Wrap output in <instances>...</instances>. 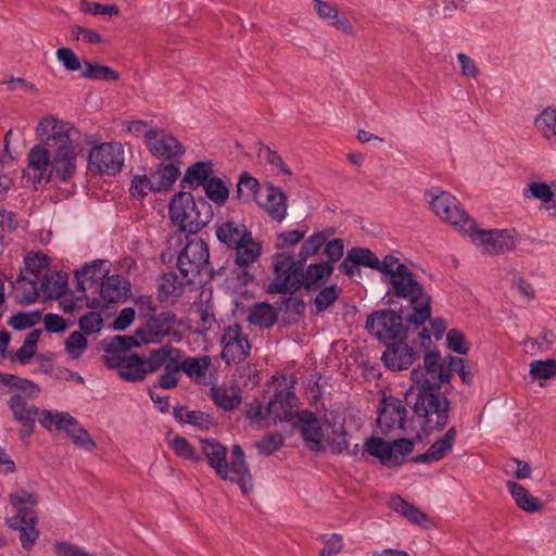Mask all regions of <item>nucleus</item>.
Masks as SVG:
<instances>
[{
    "label": "nucleus",
    "instance_id": "63",
    "mask_svg": "<svg viewBox=\"0 0 556 556\" xmlns=\"http://www.w3.org/2000/svg\"><path fill=\"white\" fill-rule=\"evenodd\" d=\"M55 55L58 61L70 72L84 68V63L80 62L77 54L71 48H59Z\"/></svg>",
    "mask_w": 556,
    "mask_h": 556
},
{
    "label": "nucleus",
    "instance_id": "30",
    "mask_svg": "<svg viewBox=\"0 0 556 556\" xmlns=\"http://www.w3.org/2000/svg\"><path fill=\"white\" fill-rule=\"evenodd\" d=\"M252 232L242 223L227 220L216 225L217 239L230 249L237 248L250 239Z\"/></svg>",
    "mask_w": 556,
    "mask_h": 556
},
{
    "label": "nucleus",
    "instance_id": "34",
    "mask_svg": "<svg viewBox=\"0 0 556 556\" xmlns=\"http://www.w3.org/2000/svg\"><path fill=\"white\" fill-rule=\"evenodd\" d=\"M29 399L30 397H26L23 394L16 393L12 395L8 402L9 408L12 412L14 419L18 422H22L24 427L29 426L27 433L31 432L35 418L39 414L38 407L28 405Z\"/></svg>",
    "mask_w": 556,
    "mask_h": 556
},
{
    "label": "nucleus",
    "instance_id": "44",
    "mask_svg": "<svg viewBox=\"0 0 556 556\" xmlns=\"http://www.w3.org/2000/svg\"><path fill=\"white\" fill-rule=\"evenodd\" d=\"M156 190L162 192L168 190L180 175V168L174 163L160 164L151 174Z\"/></svg>",
    "mask_w": 556,
    "mask_h": 556
},
{
    "label": "nucleus",
    "instance_id": "54",
    "mask_svg": "<svg viewBox=\"0 0 556 556\" xmlns=\"http://www.w3.org/2000/svg\"><path fill=\"white\" fill-rule=\"evenodd\" d=\"M42 318L41 311L18 312L10 317L8 325L15 330H25L37 325Z\"/></svg>",
    "mask_w": 556,
    "mask_h": 556
},
{
    "label": "nucleus",
    "instance_id": "60",
    "mask_svg": "<svg viewBox=\"0 0 556 556\" xmlns=\"http://www.w3.org/2000/svg\"><path fill=\"white\" fill-rule=\"evenodd\" d=\"M78 325L85 334H96L103 328V318L98 312H88L78 319Z\"/></svg>",
    "mask_w": 556,
    "mask_h": 556
},
{
    "label": "nucleus",
    "instance_id": "39",
    "mask_svg": "<svg viewBox=\"0 0 556 556\" xmlns=\"http://www.w3.org/2000/svg\"><path fill=\"white\" fill-rule=\"evenodd\" d=\"M236 251L235 263L240 268H248L255 263L262 254L263 245L251 236L244 243L233 249Z\"/></svg>",
    "mask_w": 556,
    "mask_h": 556
},
{
    "label": "nucleus",
    "instance_id": "42",
    "mask_svg": "<svg viewBox=\"0 0 556 556\" xmlns=\"http://www.w3.org/2000/svg\"><path fill=\"white\" fill-rule=\"evenodd\" d=\"M534 127L549 142L556 143V108H545L535 117Z\"/></svg>",
    "mask_w": 556,
    "mask_h": 556
},
{
    "label": "nucleus",
    "instance_id": "57",
    "mask_svg": "<svg viewBox=\"0 0 556 556\" xmlns=\"http://www.w3.org/2000/svg\"><path fill=\"white\" fill-rule=\"evenodd\" d=\"M86 336L83 331H74L67 337L64 345L71 358L77 359L85 353L88 345Z\"/></svg>",
    "mask_w": 556,
    "mask_h": 556
},
{
    "label": "nucleus",
    "instance_id": "2",
    "mask_svg": "<svg viewBox=\"0 0 556 556\" xmlns=\"http://www.w3.org/2000/svg\"><path fill=\"white\" fill-rule=\"evenodd\" d=\"M36 135L52 151L51 180L68 181L76 173L79 130L71 123L53 116L40 119Z\"/></svg>",
    "mask_w": 556,
    "mask_h": 556
},
{
    "label": "nucleus",
    "instance_id": "52",
    "mask_svg": "<svg viewBox=\"0 0 556 556\" xmlns=\"http://www.w3.org/2000/svg\"><path fill=\"white\" fill-rule=\"evenodd\" d=\"M50 258L42 252H29L24 257V274L31 275L33 278L38 279L41 271L49 266Z\"/></svg>",
    "mask_w": 556,
    "mask_h": 556
},
{
    "label": "nucleus",
    "instance_id": "64",
    "mask_svg": "<svg viewBox=\"0 0 556 556\" xmlns=\"http://www.w3.org/2000/svg\"><path fill=\"white\" fill-rule=\"evenodd\" d=\"M53 551L56 556H93L80 546L65 541H55Z\"/></svg>",
    "mask_w": 556,
    "mask_h": 556
},
{
    "label": "nucleus",
    "instance_id": "8",
    "mask_svg": "<svg viewBox=\"0 0 556 556\" xmlns=\"http://www.w3.org/2000/svg\"><path fill=\"white\" fill-rule=\"evenodd\" d=\"M208 244L203 239L189 240L177 256V268L186 282L193 283L195 278L208 269Z\"/></svg>",
    "mask_w": 556,
    "mask_h": 556
},
{
    "label": "nucleus",
    "instance_id": "22",
    "mask_svg": "<svg viewBox=\"0 0 556 556\" xmlns=\"http://www.w3.org/2000/svg\"><path fill=\"white\" fill-rule=\"evenodd\" d=\"M416 357L413 348L400 341L388 344L381 359L387 368L400 371L409 367Z\"/></svg>",
    "mask_w": 556,
    "mask_h": 556
},
{
    "label": "nucleus",
    "instance_id": "5",
    "mask_svg": "<svg viewBox=\"0 0 556 556\" xmlns=\"http://www.w3.org/2000/svg\"><path fill=\"white\" fill-rule=\"evenodd\" d=\"M425 198L433 213L443 222L454 226L463 233L473 229V219L450 192L440 187H432L426 190Z\"/></svg>",
    "mask_w": 556,
    "mask_h": 556
},
{
    "label": "nucleus",
    "instance_id": "1",
    "mask_svg": "<svg viewBox=\"0 0 556 556\" xmlns=\"http://www.w3.org/2000/svg\"><path fill=\"white\" fill-rule=\"evenodd\" d=\"M441 353L438 350L428 351L424 357V366H417L410 371L412 380L417 386V393L413 403L414 413L426 418L431 424V417L435 416V429L442 430L448 420L450 401L441 392V384L448 382L452 375L444 372L440 364ZM415 395L413 388L406 394V402Z\"/></svg>",
    "mask_w": 556,
    "mask_h": 556
},
{
    "label": "nucleus",
    "instance_id": "29",
    "mask_svg": "<svg viewBox=\"0 0 556 556\" xmlns=\"http://www.w3.org/2000/svg\"><path fill=\"white\" fill-rule=\"evenodd\" d=\"M130 293V285L121 275H106L100 283V295L105 303L126 301Z\"/></svg>",
    "mask_w": 556,
    "mask_h": 556
},
{
    "label": "nucleus",
    "instance_id": "25",
    "mask_svg": "<svg viewBox=\"0 0 556 556\" xmlns=\"http://www.w3.org/2000/svg\"><path fill=\"white\" fill-rule=\"evenodd\" d=\"M201 450L207 459V464L223 480L228 479L227 448L216 439H201Z\"/></svg>",
    "mask_w": 556,
    "mask_h": 556
},
{
    "label": "nucleus",
    "instance_id": "23",
    "mask_svg": "<svg viewBox=\"0 0 556 556\" xmlns=\"http://www.w3.org/2000/svg\"><path fill=\"white\" fill-rule=\"evenodd\" d=\"M37 280L38 279L26 276L24 270L20 271L15 280L8 276L5 279V281L10 283V294L20 305H30L38 300Z\"/></svg>",
    "mask_w": 556,
    "mask_h": 556
},
{
    "label": "nucleus",
    "instance_id": "13",
    "mask_svg": "<svg viewBox=\"0 0 556 556\" xmlns=\"http://www.w3.org/2000/svg\"><path fill=\"white\" fill-rule=\"evenodd\" d=\"M313 254L302 244L301 250L298 254V260L293 255H287L285 253H277L274 258V271L276 277L270 281L268 286V292L285 294L288 291V282L292 275L296 271H301L305 266V263Z\"/></svg>",
    "mask_w": 556,
    "mask_h": 556
},
{
    "label": "nucleus",
    "instance_id": "50",
    "mask_svg": "<svg viewBox=\"0 0 556 556\" xmlns=\"http://www.w3.org/2000/svg\"><path fill=\"white\" fill-rule=\"evenodd\" d=\"M260 190L258 180L251 176L248 172H243L239 176L237 184V199L242 203H248L254 199Z\"/></svg>",
    "mask_w": 556,
    "mask_h": 556
},
{
    "label": "nucleus",
    "instance_id": "58",
    "mask_svg": "<svg viewBox=\"0 0 556 556\" xmlns=\"http://www.w3.org/2000/svg\"><path fill=\"white\" fill-rule=\"evenodd\" d=\"M340 290L337 285L321 289L314 299L316 313L319 314L330 307L339 298Z\"/></svg>",
    "mask_w": 556,
    "mask_h": 556
},
{
    "label": "nucleus",
    "instance_id": "27",
    "mask_svg": "<svg viewBox=\"0 0 556 556\" xmlns=\"http://www.w3.org/2000/svg\"><path fill=\"white\" fill-rule=\"evenodd\" d=\"M210 397L217 408L226 413L236 410L242 403L241 389L235 384H213Z\"/></svg>",
    "mask_w": 556,
    "mask_h": 556
},
{
    "label": "nucleus",
    "instance_id": "43",
    "mask_svg": "<svg viewBox=\"0 0 556 556\" xmlns=\"http://www.w3.org/2000/svg\"><path fill=\"white\" fill-rule=\"evenodd\" d=\"M248 319L261 328H271L278 319V313L270 304L261 302L253 306Z\"/></svg>",
    "mask_w": 556,
    "mask_h": 556
},
{
    "label": "nucleus",
    "instance_id": "7",
    "mask_svg": "<svg viewBox=\"0 0 556 556\" xmlns=\"http://www.w3.org/2000/svg\"><path fill=\"white\" fill-rule=\"evenodd\" d=\"M415 442L412 439L401 438L393 442L384 441L378 437H370L364 443V451L379 459L384 467H400L406 457L414 451Z\"/></svg>",
    "mask_w": 556,
    "mask_h": 556
},
{
    "label": "nucleus",
    "instance_id": "11",
    "mask_svg": "<svg viewBox=\"0 0 556 556\" xmlns=\"http://www.w3.org/2000/svg\"><path fill=\"white\" fill-rule=\"evenodd\" d=\"M124 165V148L119 142L100 143L88 155V169L96 175H115Z\"/></svg>",
    "mask_w": 556,
    "mask_h": 556
},
{
    "label": "nucleus",
    "instance_id": "12",
    "mask_svg": "<svg viewBox=\"0 0 556 556\" xmlns=\"http://www.w3.org/2000/svg\"><path fill=\"white\" fill-rule=\"evenodd\" d=\"M150 353L140 355L129 353L124 355H104V364L109 369H116L118 377L129 382L143 381L147 375L152 374L149 369Z\"/></svg>",
    "mask_w": 556,
    "mask_h": 556
},
{
    "label": "nucleus",
    "instance_id": "28",
    "mask_svg": "<svg viewBox=\"0 0 556 556\" xmlns=\"http://www.w3.org/2000/svg\"><path fill=\"white\" fill-rule=\"evenodd\" d=\"M456 437V428H450L445 434L435 440L425 453L413 457L412 460L417 464H430L441 460L452 451Z\"/></svg>",
    "mask_w": 556,
    "mask_h": 556
},
{
    "label": "nucleus",
    "instance_id": "45",
    "mask_svg": "<svg viewBox=\"0 0 556 556\" xmlns=\"http://www.w3.org/2000/svg\"><path fill=\"white\" fill-rule=\"evenodd\" d=\"M68 277L65 273L56 271L51 277H46L41 281L43 294L50 299H60L67 292Z\"/></svg>",
    "mask_w": 556,
    "mask_h": 556
},
{
    "label": "nucleus",
    "instance_id": "26",
    "mask_svg": "<svg viewBox=\"0 0 556 556\" xmlns=\"http://www.w3.org/2000/svg\"><path fill=\"white\" fill-rule=\"evenodd\" d=\"M299 428L309 450L319 451L324 438L323 429L317 416L309 410L295 413Z\"/></svg>",
    "mask_w": 556,
    "mask_h": 556
},
{
    "label": "nucleus",
    "instance_id": "10",
    "mask_svg": "<svg viewBox=\"0 0 556 556\" xmlns=\"http://www.w3.org/2000/svg\"><path fill=\"white\" fill-rule=\"evenodd\" d=\"M471 241L481 247L484 253L496 255L515 249L518 242V233L515 229H479L473 220V229L465 231Z\"/></svg>",
    "mask_w": 556,
    "mask_h": 556
},
{
    "label": "nucleus",
    "instance_id": "40",
    "mask_svg": "<svg viewBox=\"0 0 556 556\" xmlns=\"http://www.w3.org/2000/svg\"><path fill=\"white\" fill-rule=\"evenodd\" d=\"M389 507L415 525H422V522L428 520L425 513L400 495L391 496Z\"/></svg>",
    "mask_w": 556,
    "mask_h": 556
},
{
    "label": "nucleus",
    "instance_id": "3",
    "mask_svg": "<svg viewBox=\"0 0 556 556\" xmlns=\"http://www.w3.org/2000/svg\"><path fill=\"white\" fill-rule=\"evenodd\" d=\"M382 280L389 285L384 296L388 305L396 303L393 298L404 299L408 302L407 307L412 311L405 318L408 325L418 328L431 318L432 298L416 279L414 273L396 256L382 276Z\"/></svg>",
    "mask_w": 556,
    "mask_h": 556
},
{
    "label": "nucleus",
    "instance_id": "16",
    "mask_svg": "<svg viewBox=\"0 0 556 556\" xmlns=\"http://www.w3.org/2000/svg\"><path fill=\"white\" fill-rule=\"evenodd\" d=\"M406 408L402 401L395 396H384L378 409L377 426L384 435L394 429L404 430L406 422Z\"/></svg>",
    "mask_w": 556,
    "mask_h": 556
},
{
    "label": "nucleus",
    "instance_id": "61",
    "mask_svg": "<svg viewBox=\"0 0 556 556\" xmlns=\"http://www.w3.org/2000/svg\"><path fill=\"white\" fill-rule=\"evenodd\" d=\"M71 415L65 412H55L52 413L51 410H40L38 414V421L39 424L46 428L51 429V427L54 425L56 429L62 430L64 425L66 424L68 417Z\"/></svg>",
    "mask_w": 556,
    "mask_h": 556
},
{
    "label": "nucleus",
    "instance_id": "33",
    "mask_svg": "<svg viewBox=\"0 0 556 556\" xmlns=\"http://www.w3.org/2000/svg\"><path fill=\"white\" fill-rule=\"evenodd\" d=\"M266 202L260 203L268 215L276 222H282L287 216V195L281 188L267 184Z\"/></svg>",
    "mask_w": 556,
    "mask_h": 556
},
{
    "label": "nucleus",
    "instance_id": "49",
    "mask_svg": "<svg viewBox=\"0 0 556 556\" xmlns=\"http://www.w3.org/2000/svg\"><path fill=\"white\" fill-rule=\"evenodd\" d=\"M41 336L40 329H34L26 337L20 349L16 350L11 357L12 361H17L22 365H26L34 357L37 349L38 341Z\"/></svg>",
    "mask_w": 556,
    "mask_h": 556
},
{
    "label": "nucleus",
    "instance_id": "59",
    "mask_svg": "<svg viewBox=\"0 0 556 556\" xmlns=\"http://www.w3.org/2000/svg\"><path fill=\"white\" fill-rule=\"evenodd\" d=\"M530 375L533 379H551L556 376V359L533 361L530 363Z\"/></svg>",
    "mask_w": 556,
    "mask_h": 556
},
{
    "label": "nucleus",
    "instance_id": "32",
    "mask_svg": "<svg viewBox=\"0 0 556 556\" xmlns=\"http://www.w3.org/2000/svg\"><path fill=\"white\" fill-rule=\"evenodd\" d=\"M312 5L323 21H330V25L344 34H353V26L345 16L339 15L338 8L324 0H312Z\"/></svg>",
    "mask_w": 556,
    "mask_h": 556
},
{
    "label": "nucleus",
    "instance_id": "55",
    "mask_svg": "<svg viewBox=\"0 0 556 556\" xmlns=\"http://www.w3.org/2000/svg\"><path fill=\"white\" fill-rule=\"evenodd\" d=\"M525 198H533L543 203L554 202L556 204V193L546 182H531L523 190Z\"/></svg>",
    "mask_w": 556,
    "mask_h": 556
},
{
    "label": "nucleus",
    "instance_id": "53",
    "mask_svg": "<svg viewBox=\"0 0 556 556\" xmlns=\"http://www.w3.org/2000/svg\"><path fill=\"white\" fill-rule=\"evenodd\" d=\"M9 501L10 504L16 509V515H20V511L22 510L35 511L33 508L26 507V505L34 507L38 504L39 498L36 493L28 492L25 489H20L10 493Z\"/></svg>",
    "mask_w": 556,
    "mask_h": 556
},
{
    "label": "nucleus",
    "instance_id": "15",
    "mask_svg": "<svg viewBox=\"0 0 556 556\" xmlns=\"http://www.w3.org/2000/svg\"><path fill=\"white\" fill-rule=\"evenodd\" d=\"M333 265L330 262H320L311 264L306 270L294 273L288 282L287 293L293 294L295 291L304 288L306 290H317L324 280L328 279L333 273Z\"/></svg>",
    "mask_w": 556,
    "mask_h": 556
},
{
    "label": "nucleus",
    "instance_id": "17",
    "mask_svg": "<svg viewBox=\"0 0 556 556\" xmlns=\"http://www.w3.org/2000/svg\"><path fill=\"white\" fill-rule=\"evenodd\" d=\"M222 358L226 364L244 359L250 354L251 345L239 325L229 326L220 338Z\"/></svg>",
    "mask_w": 556,
    "mask_h": 556
},
{
    "label": "nucleus",
    "instance_id": "14",
    "mask_svg": "<svg viewBox=\"0 0 556 556\" xmlns=\"http://www.w3.org/2000/svg\"><path fill=\"white\" fill-rule=\"evenodd\" d=\"M144 143L150 153L164 160H173L185 154L184 144L169 131L162 128H150L144 132Z\"/></svg>",
    "mask_w": 556,
    "mask_h": 556
},
{
    "label": "nucleus",
    "instance_id": "4",
    "mask_svg": "<svg viewBox=\"0 0 556 556\" xmlns=\"http://www.w3.org/2000/svg\"><path fill=\"white\" fill-rule=\"evenodd\" d=\"M168 210L173 224L190 235L201 231L214 216L213 206L205 198L194 199L192 193L186 191L173 197Z\"/></svg>",
    "mask_w": 556,
    "mask_h": 556
},
{
    "label": "nucleus",
    "instance_id": "35",
    "mask_svg": "<svg viewBox=\"0 0 556 556\" xmlns=\"http://www.w3.org/2000/svg\"><path fill=\"white\" fill-rule=\"evenodd\" d=\"M212 161H200L190 165L180 181L181 188L197 189L203 187L213 176Z\"/></svg>",
    "mask_w": 556,
    "mask_h": 556
},
{
    "label": "nucleus",
    "instance_id": "21",
    "mask_svg": "<svg viewBox=\"0 0 556 556\" xmlns=\"http://www.w3.org/2000/svg\"><path fill=\"white\" fill-rule=\"evenodd\" d=\"M38 517L35 511H20V515L5 519V525L20 532V542L25 551H30L39 539L37 529Z\"/></svg>",
    "mask_w": 556,
    "mask_h": 556
},
{
    "label": "nucleus",
    "instance_id": "41",
    "mask_svg": "<svg viewBox=\"0 0 556 556\" xmlns=\"http://www.w3.org/2000/svg\"><path fill=\"white\" fill-rule=\"evenodd\" d=\"M62 430H64L72 439L74 444L85 451H92L96 447L94 441L91 439L87 430L79 422L70 416Z\"/></svg>",
    "mask_w": 556,
    "mask_h": 556
},
{
    "label": "nucleus",
    "instance_id": "18",
    "mask_svg": "<svg viewBox=\"0 0 556 556\" xmlns=\"http://www.w3.org/2000/svg\"><path fill=\"white\" fill-rule=\"evenodd\" d=\"M52 151L45 141L35 144L27 153L29 177L34 186L47 185L51 181Z\"/></svg>",
    "mask_w": 556,
    "mask_h": 556
},
{
    "label": "nucleus",
    "instance_id": "56",
    "mask_svg": "<svg viewBox=\"0 0 556 556\" xmlns=\"http://www.w3.org/2000/svg\"><path fill=\"white\" fill-rule=\"evenodd\" d=\"M153 181L152 175L150 177L147 175H136L130 182V194L134 198L143 199L149 193L159 192Z\"/></svg>",
    "mask_w": 556,
    "mask_h": 556
},
{
    "label": "nucleus",
    "instance_id": "9",
    "mask_svg": "<svg viewBox=\"0 0 556 556\" xmlns=\"http://www.w3.org/2000/svg\"><path fill=\"white\" fill-rule=\"evenodd\" d=\"M403 319L402 312L397 313L391 308L376 311L368 315L366 329L387 344L388 341L406 337L407 329L403 325Z\"/></svg>",
    "mask_w": 556,
    "mask_h": 556
},
{
    "label": "nucleus",
    "instance_id": "46",
    "mask_svg": "<svg viewBox=\"0 0 556 556\" xmlns=\"http://www.w3.org/2000/svg\"><path fill=\"white\" fill-rule=\"evenodd\" d=\"M80 77L91 80L111 81L119 79V74L106 65H100L90 61H84Z\"/></svg>",
    "mask_w": 556,
    "mask_h": 556
},
{
    "label": "nucleus",
    "instance_id": "62",
    "mask_svg": "<svg viewBox=\"0 0 556 556\" xmlns=\"http://www.w3.org/2000/svg\"><path fill=\"white\" fill-rule=\"evenodd\" d=\"M446 344L450 350L459 355H466L469 352V343L466 341L465 334L458 329L447 331Z\"/></svg>",
    "mask_w": 556,
    "mask_h": 556
},
{
    "label": "nucleus",
    "instance_id": "36",
    "mask_svg": "<svg viewBox=\"0 0 556 556\" xmlns=\"http://www.w3.org/2000/svg\"><path fill=\"white\" fill-rule=\"evenodd\" d=\"M506 486L518 508L529 514L542 510L543 505L541 501L531 495L523 485L515 481H507Z\"/></svg>",
    "mask_w": 556,
    "mask_h": 556
},
{
    "label": "nucleus",
    "instance_id": "31",
    "mask_svg": "<svg viewBox=\"0 0 556 556\" xmlns=\"http://www.w3.org/2000/svg\"><path fill=\"white\" fill-rule=\"evenodd\" d=\"M395 256L388 254L382 260L367 248L355 247L349 250V261H353L357 266L368 267L378 270L383 276Z\"/></svg>",
    "mask_w": 556,
    "mask_h": 556
},
{
    "label": "nucleus",
    "instance_id": "47",
    "mask_svg": "<svg viewBox=\"0 0 556 556\" xmlns=\"http://www.w3.org/2000/svg\"><path fill=\"white\" fill-rule=\"evenodd\" d=\"M210 365L211 358L208 356H187L182 351V372H185L190 379H200L204 377Z\"/></svg>",
    "mask_w": 556,
    "mask_h": 556
},
{
    "label": "nucleus",
    "instance_id": "20",
    "mask_svg": "<svg viewBox=\"0 0 556 556\" xmlns=\"http://www.w3.org/2000/svg\"><path fill=\"white\" fill-rule=\"evenodd\" d=\"M294 378H290V386L287 389H276L273 399L266 407V414L274 417L275 421H289L293 418V409L298 406V397L294 393Z\"/></svg>",
    "mask_w": 556,
    "mask_h": 556
},
{
    "label": "nucleus",
    "instance_id": "48",
    "mask_svg": "<svg viewBox=\"0 0 556 556\" xmlns=\"http://www.w3.org/2000/svg\"><path fill=\"white\" fill-rule=\"evenodd\" d=\"M205 195L208 200L214 202L218 206H223L229 199V188L225 181L216 176H212L211 179L203 186Z\"/></svg>",
    "mask_w": 556,
    "mask_h": 556
},
{
    "label": "nucleus",
    "instance_id": "51",
    "mask_svg": "<svg viewBox=\"0 0 556 556\" xmlns=\"http://www.w3.org/2000/svg\"><path fill=\"white\" fill-rule=\"evenodd\" d=\"M239 484L243 493L252 489V476L247 463H228V479Z\"/></svg>",
    "mask_w": 556,
    "mask_h": 556
},
{
    "label": "nucleus",
    "instance_id": "24",
    "mask_svg": "<svg viewBox=\"0 0 556 556\" xmlns=\"http://www.w3.org/2000/svg\"><path fill=\"white\" fill-rule=\"evenodd\" d=\"M110 273L108 261L94 260L85 264L80 269L76 270L75 280L78 291L85 292L87 289L93 288Z\"/></svg>",
    "mask_w": 556,
    "mask_h": 556
},
{
    "label": "nucleus",
    "instance_id": "37",
    "mask_svg": "<svg viewBox=\"0 0 556 556\" xmlns=\"http://www.w3.org/2000/svg\"><path fill=\"white\" fill-rule=\"evenodd\" d=\"M141 337L138 336V328L132 336H112L104 340L105 355H124L129 354L132 348L141 346Z\"/></svg>",
    "mask_w": 556,
    "mask_h": 556
},
{
    "label": "nucleus",
    "instance_id": "19",
    "mask_svg": "<svg viewBox=\"0 0 556 556\" xmlns=\"http://www.w3.org/2000/svg\"><path fill=\"white\" fill-rule=\"evenodd\" d=\"M177 324V316L174 312H162L159 315L151 316L144 325L138 328V336L143 343H156L170 333L173 327Z\"/></svg>",
    "mask_w": 556,
    "mask_h": 556
},
{
    "label": "nucleus",
    "instance_id": "6",
    "mask_svg": "<svg viewBox=\"0 0 556 556\" xmlns=\"http://www.w3.org/2000/svg\"><path fill=\"white\" fill-rule=\"evenodd\" d=\"M164 368L159 377L157 387L170 390L178 386V375L182 372V351L172 344H163L150 351L149 369L152 374Z\"/></svg>",
    "mask_w": 556,
    "mask_h": 556
},
{
    "label": "nucleus",
    "instance_id": "38",
    "mask_svg": "<svg viewBox=\"0 0 556 556\" xmlns=\"http://www.w3.org/2000/svg\"><path fill=\"white\" fill-rule=\"evenodd\" d=\"M186 282L181 276V280L173 271L163 274L159 279L157 296L161 302H166L169 298H178L185 291Z\"/></svg>",
    "mask_w": 556,
    "mask_h": 556
}]
</instances>
